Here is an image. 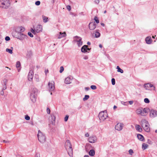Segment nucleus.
<instances>
[{
	"instance_id": "nucleus-1",
	"label": "nucleus",
	"mask_w": 157,
	"mask_h": 157,
	"mask_svg": "<svg viewBox=\"0 0 157 157\" xmlns=\"http://www.w3.org/2000/svg\"><path fill=\"white\" fill-rule=\"evenodd\" d=\"M140 124L144 130L147 132L150 131V125L148 121L146 119H144L141 121Z\"/></svg>"
},
{
	"instance_id": "nucleus-2",
	"label": "nucleus",
	"mask_w": 157,
	"mask_h": 157,
	"mask_svg": "<svg viewBox=\"0 0 157 157\" xmlns=\"http://www.w3.org/2000/svg\"><path fill=\"white\" fill-rule=\"evenodd\" d=\"M37 93L38 90L35 88L32 89L30 91V98L33 102H35L36 101Z\"/></svg>"
},
{
	"instance_id": "nucleus-3",
	"label": "nucleus",
	"mask_w": 157,
	"mask_h": 157,
	"mask_svg": "<svg viewBox=\"0 0 157 157\" xmlns=\"http://www.w3.org/2000/svg\"><path fill=\"white\" fill-rule=\"evenodd\" d=\"M148 110L149 109L147 108L144 109L141 108L137 110L136 113L138 115H140L143 116H146L148 113Z\"/></svg>"
},
{
	"instance_id": "nucleus-4",
	"label": "nucleus",
	"mask_w": 157,
	"mask_h": 157,
	"mask_svg": "<svg viewBox=\"0 0 157 157\" xmlns=\"http://www.w3.org/2000/svg\"><path fill=\"white\" fill-rule=\"evenodd\" d=\"M10 5L9 0H0V7L3 9H7Z\"/></svg>"
},
{
	"instance_id": "nucleus-5",
	"label": "nucleus",
	"mask_w": 157,
	"mask_h": 157,
	"mask_svg": "<svg viewBox=\"0 0 157 157\" xmlns=\"http://www.w3.org/2000/svg\"><path fill=\"white\" fill-rule=\"evenodd\" d=\"M38 140L40 143H43L45 141V136L40 130H39L37 134Z\"/></svg>"
},
{
	"instance_id": "nucleus-6",
	"label": "nucleus",
	"mask_w": 157,
	"mask_h": 157,
	"mask_svg": "<svg viewBox=\"0 0 157 157\" xmlns=\"http://www.w3.org/2000/svg\"><path fill=\"white\" fill-rule=\"evenodd\" d=\"M108 117V114L106 111L100 112L98 115L99 119L101 121H104Z\"/></svg>"
},
{
	"instance_id": "nucleus-7",
	"label": "nucleus",
	"mask_w": 157,
	"mask_h": 157,
	"mask_svg": "<svg viewBox=\"0 0 157 157\" xmlns=\"http://www.w3.org/2000/svg\"><path fill=\"white\" fill-rule=\"evenodd\" d=\"M74 41L77 42V44L79 46H81L82 44V39L80 37L76 36L74 37Z\"/></svg>"
},
{
	"instance_id": "nucleus-8",
	"label": "nucleus",
	"mask_w": 157,
	"mask_h": 157,
	"mask_svg": "<svg viewBox=\"0 0 157 157\" xmlns=\"http://www.w3.org/2000/svg\"><path fill=\"white\" fill-rule=\"evenodd\" d=\"M144 87L146 90H149L150 88H152V90H155V87L151 83L145 84L144 86Z\"/></svg>"
},
{
	"instance_id": "nucleus-9",
	"label": "nucleus",
	"mask_w": 157,
	"mask_h": 157,
	"mask_svg": "<svg viewBox=\"0 0 157 157\" xmlns=\"http://www.w3.org/2000/svg\"><path fill=\"white\" fill-rule=\"evenodd\" d=\"M54 82L52 81L51 82H49L48 83V89L50 91H52L55 89Z\"/></svg>"
},
{
	"instance_id": "nucleus-10",
	"label": "nucleus",
	"mask_w": 157,
	"mask_h": 157,
	"mask_svg": "<svg viewBox=\"0 0 157 157\" xmlns=\"http://www.w3.org/2000/svg\"><path fill=\"white\" fill-rule=\"evenodd\" d=\"M149 116L151 118H154L157 116V111L153 109L150 111Z\"/></svg>"
},
{
	"instance_id": "nucleus-11",
	"label": "nucleus",
	"mask_w": 157,
	"mask_h": 157,
	"mask_svg": "<svg viewBox=\"0 0 157 157\" xmlns=\"http://www.w3.org/2000/svg\"><path fill=\"white\" fill-rule=\"evenodd\" d=\"M124 127L123 124L121 123H118L115 126V128L117 131H121L122 129Z\"/></svg>"
},
{
	"instance_id": "nucleus-12",
	"label": "nucleus",
	"mask_w": 157,
	"mask_h": 157,
	"mask_svg": "<svg viewBox=\"0 0 157 157\" xmlns=\"http://www.w3.org/2000/svg\"><path fill=\"white\" fill-rule=\"evenodd\" d=\"M97 26V24L95 22H90L89 25V28L91 30H93L95 29Z\"/></svg>"
},
{
	"instance_id": "nucleus-13",
	"label": "nucleus",
	"mask_w": 157,
	"mask_h": 157,
	"mask_svg": "<svg viewBox=\"0 0 157 157\" xmlns=\"http://www.w3.org/2000/svg\"><path fill=\"white\" fill-rule=\"evenodd\" d=\"M34 28L35 31L36 33H39L42 32L43 29L42 26L40 25H37Z\"/></svg>"
},
{
	"instance_id": "nucleus-14",
	"label": "nucleus",
	"mask_w": 157,
	"mask_h": 157,
	"mask_svg": "<svg viewBox=\"0 0 157 157\" xmlns=\"http://www.w3.org/2000/svg\"><path fill=\"white\" fill-rule=\"evenodd\" d=\"M25 30V28L22 26L17 27L15 29V31L16 32L20 33L24 31Z\"/></svg>"
},
{
	"instance_id": "nucleus-15",
	"label": "nucleus",
	"mask_w": 157,
	"mask_h": 157,
	"mask_svg": "<svg viewBox=\"0 0 157 157\" xmlns=\"http://www.w3.org/2000/svg\"><path fill=\"white\" fill-rule=\"evenodd\" d=\"M97 141V138L95 136H90L88 139V141L90 143H95Z\"/></svg>"
},
{
	"instance_id": "nucleus-16",
	"label": "nucleus",
	"mask_w": 157,
	"mask_h": 157,
	"mask_svg": "<svg viewBox=\"0 0 157 157\" xmlns=\"http://www.w3.org/2000/svg\"><path fill=\"white\" fill-rule=\"evenodd\" d=\"M33 76V70H30L28 75V79L29 81H31L32 80Z\"/></svg>"
},
{
	"instance_id": "nucleus-17",
	"label": "nucleus",
	"mask_w": 157,
	"mask_h": 157,
	"mask_svg": "<svg viewBox=\"0 0 157 157\" xmlns=\"http://www.w3.org/2000/svg\"><path fill=\"white\" fill-rule=\"evenodd\" d=\"M33 56V53L32 51L30 50H28L27 51L26 54V57L27 58H30L31 57Z\"/></svg>"
},
{
	"instance_id": "nucleus-18",
	"label": "nucleus",
	"mask_w": 157,
	"mask_h": 157,
	"mask_svg": "<svg viewBox=\"0 0 157 157\" xmlns=\"http://www.w3.org/2000/svg\"><path fill=\"white\" fill-rule=\"evenodd\" d=\"M65 146L66 148H67L68 147L69 148L72 147L69 140H67L66 141L65 144Z\"/></svg>"
},
{
	"instance_id": "nucleus-19",
	"label": "nucleus",
	"mask_w": 157,
	"mask_h": 157,
	"mask_svg": "<svg viewBox=\"0 0 157 157\" xmlns=\"http://www.w3.org/2000/svg\"><path fill=\"white\" fill-rule=\"evenodd\" d=\"M136 130L139 132H141L142 131V129L140 126L138 124H136L135 125Z\"/></svg>"
},
{
	"instance_id": "nucleus-20",
	"label": "nucleus",
	"mask_w": 157,
	"mask_h": 157,
	"mask_svg": "<svg viewBox=\"0 0 157 157\" xmlns=\"http://www.w3.org/2000/svg\"><path fill=\"white\" fill-rule=\"evenodd\" d=\"M51 123L52 124H54L55 122L56 117L54 114L51 115Z\"/></svg>"
},
{
	"instance_id": "nucleus-21",
	"label": "nucleus",
	"mask_w": 157,
	"mask_h": 157,
	"mask_svg": "<svg viewBox=\"0 0 157 157\" xmlns=\"http://www.w3.org/2000/svg\"><path fill=\"white\" fill-rule=\"evenodd\" d=\"M66 36V34L65 32H64L63 33H62L61 32L59 33V35L58 36V38L60 39L63 37L65 36Z\"/></svg>"
},
{
	"instance_id": "nucleus-22",
	"label": "nucleus",
	"mask_w": 157,
	"mask_h": 157,
	"mask_svg": "<svg viewBox=\"0 0 157 157\" xmlns=\"http://www.w3.org/2000/svg\"><path fill=\"white\" fill-rule=\"evenodd\" d=\"M87 47H88V46L86 45H84L83 46L81 49V52L84 53L87 52Z\"/></svg>"
},
{
	"instance_id": "nucleus-23",
	"label": "nucleus",
	"mask_w": 157,
	"mask_h": 157,
	"mask_svg": "<svg viewBox=\"0 0 157 157\" xmlns=\"http://www.w3.org/2000/svg\"><path fill=\"white\" fill-rule=\"evenodd\" d=\"M71 78L70 77L66 78L65 80V83L66 84H69L71 83Z\"/></svg>"
},
{
	"instance_id": "nucleus-24",
	"label": "nucleus",
	"mask_w": 157,
	"mask_h": 157,
	"mask_svg": "<svg viewBox=\"0 0 157 157\" xmlns=\"http://www.w3.org/2000/svg\"><path fill=\"white\" fill-rule=\"evenodd\" d=\"M72 147L69 148L68 153L70 156L72 155Z\"/></svg>"
},
{
	"instance_id": "nucleus-25",
	"label": "nucleus",
	"mask_w": 157,
	"mask_h": 157,
	"mask_svg": "<svg viewBox=\"0 0 157 157\" xmlns=\"http://www.w3.org/2000/svg\"><path fill=\"white\" fill-rule=\"evenodd\" d=\"M145 40L147 44H149L151 43V37H147L146 38Z\"/></svg>"
},
{
	"instance_id": "nucleus-26",
	"label": "nucleus",
	"mask_w": 157,
	"mask_h": 157,
	"mask_svg": "<svg viewBox=\"0 0 157 157\" xmlns=\"http://www.w3.org/2000/svg\"><path fill=\"white\" fill-rule=\"evenodd\" d=\"M137 137L138 139L141 141H143L144 138L143 136L140 134H138L137 135Z\"/></svg>"
},
{
	"instance_id": "nucleus-27",
	"label": "nucleus",
	"mask_w": 157,
	"mask_h": 157,
	"mask_svg": "<svg viewBox=\"0 0 157 157\" xmlns=\"http://www.w3.org/2000/svg\"><path fill=\"white\" fill-rule=\"evenodd\" d=\"M100 34L98 31V30L96 31L95 33V36L96 38H98L100 36Z\"/></svg>"
},
{
	"instance_id": "nucleus-28",
	"label": "nucleus",
	"mask_w": 157,
	"mask_h": 157,
	"mask_svg": "<svg viewBox=\"0 0 157 157\" xmlns=\"http://www.w3.org/2000/svg\"><path fill=\"white\" fill-rule=\"evenodd\" d=\"M95 151L94 150H90L89 152V154L90 156H93L95 155Z\"/></svg>"
},
{
	"instance_id": "nucleus-29",
	"label": "nucleus",
	"mask_w": 157,
	"mask_h": 157,
	"mask_svg": "<svg viewBox=\"0 0 157 157\" xmlns=\"http://www.w3.org/2000/svg\"><path fill=\"white\" fill-rule=\"evenodd\" d=\"M21 66V63L19 61H18L17 62L16 64V67L17 68H18V71L19 72L20 71V69H18L19 67H20Z\"/></svg>"
},
{
	"instance_id": "nucleus-30",
	"label": "nucleus",
	"mask_w": 157,
	"mask_h": 157,
	"mask_svg": "<svg viewBox=\"0 0 157 157\" xmlns=\"http://www.w3.org/2000/svg\"><path fill=\"white\" fill-rule=\"evenodd\" d=\"M7 82V80L6 79H4L3 80V82H4V86L3 90H5L6 89V84Z\"/></svg>"
},
{
	"instance_id": "nucleus-31",
	"label": "nucleus",
	"mask_w": 157,
	"mask_h": 157,
	"mask_svg": "<svg viewBox=\"0 0 157 157\" xmlns=\"http://www.w3.org/2000/svg\"><path fill=\"white\" fill-rule=\"evenodd\" d=\"M148 146V145L147 144H146L145 143H144L142 144V149L144 150L147 148V147Z\"/></svg>"
},
{
	"instance_id": "nucleus-32",
	"label": "nucleus",
	"mask_w": 157,
	"mask_h": 157,
	"mask_svg": "<svg viewBox=\"0 0 157 157\" xmlns=\"http://www.w3.org/2000/svg\"><path fill=\"white\" fill-rule=\"evenodd\" d=\"M42 18L44 22L46 23L48 21V17L44 16H42Z\"/></svg>"
},
{
	"instance_id": "nucleus-33",
	"label": "nucleus",
	"mask_w": 157,
	"mask_h": 157,
	"mask_svg": "<svg viewBox=\"0 0 157 157\" xmlns=\"http://www.w3.org/2000/svg\"><path fill=\"white\" fill-rule=\"evenodd\" d=\"M90 97L88 95H85L84 97L83 98V100L84 101H85L88 99Z\"/></svg>"
},
{
	"instance_id": "nucleus-34",
	"label": "nucleus",
	"mask_w": 157,
	"mask_h": 157,
	"mask_svg": "<svg viewBox=\"0 0 157 157\" xmlns=\"http://www.w3.org/2000/svg\"><path fill=\"white\" fill-rule=\"evenodd\" d=\"M6 52H9L10 53L12 54L13 53L12 50L9 48H6Z\"/></svg>"
},
{
	"instance_id": "nucleus-35",
	"label": "nucleus",
	"mask_w": 157,
	"mask_h": 157,
	"mask_svg": "<svg viewBox=\"0 0 157 157\" xmlns=\"http://www.w3.org/2000/svg\"><path fill=\"white\" fill-rule=\"evenodd\" d=\"M31 32H32L34 34H36V32L35 31V28L34 27L33 29L32 28L31 30Z\"/></svg>"
},
{
	"instance_id": "nucleus-36",
	"label": "nucleus",
	"mask_w": 157,
	"mask_h": 157,
	"mask_svg": "<svg viewBox=\"0 0 157 157\" xmlns=\"http://www.w3.org/2000/svg\"><path fill=\"white\" fill-rule=\"evenodd\" d=\"M144 101L146 103H148L150 102L149 100L147 98H145L144 99Z\"/></svg>"
},
{
	"instance_id": "nucleus-37",
	"label": "nucleus",
	"mask_w": 157,
	"mask_h": 157,
	"mask_svg": "<svg viewBox=\"0 0 157 157\" xmlns=\"http://www.w3.org/2000/svg\"><path fill=\"white\" fill-rule=\"evenodd\" d=\"M94 20L97 23H99V21L98 19V18L96 17H95L94 18Z\"/></svg>"
},
{
	"instance_id": "nucleus-38",
	"label": "nucleus",
	"mask_w": 157,
	"mask_h": 157,
	"mask_svg": "<svg viewBox=\"0 0 157 157\" xmlns=\"http://www.w3.org/2000/svg\"><path fill=\"white\" fill-rule=\"evenodd\" d=\"M111 82L112 84L113 85H114L115 84V79L114 78H112L111 79Z\"/></svg>"
},
{
	"instance_id": "nucleus-39",
	"label": "nucleus",
	"mask_w": 157,
	"mask_h": 157,
	"mask_svg": "<svg viewBox=\"0 0 157 157\" xmlns=\"http://www.w3.org/2000/svg\"><path fill=\"white\" fill-rule=\"evenodd\" d=\"M25 119L27 120H29L30 119V117L28 115H26L25 116Z\"/></svg>"
},
{
	"instance_id": "nucleus-40",
	"label": "nucleus",
	"mask_w": 157,
	"mask_h": 157,
	"mask_svg": "<svg viewBox=\"0 0 157 157\" xmlns=\"http://www.w3.org/2000/svg\"><path fill=\"white\" fill-rule=\"evenodd\" d=\"M90 88L93 90H95L97 88L96 86L95 85H91L90 86Z\"/></svg>"
},
{
	"instance_id": "nucleus-41",
	"label": "nucleus",
	"mask_w": 157,
	"mask_h": 157,
	"mask_svg": "<svg viewBox=\"0 0 157 157\" xmlns=\"http://www.w3.org/2000/svg\"><path fill=\"white\" fill-rule=\"evenodd\" d=\"M64 70V68L63 66H61L60 67V70L59 71V72L60 73H62Z\"/></svg>"
},
{
	"instance_id": "nucleus-42",
	"label": "nucleus",
	"mask_w": 157,
	"mask_h": 157,
	"mask_svg": "<svg viewBox=\"0 0 157 157\" xmlns=\"http://www.w3.org/2000/svg\"><path fill=\"white\" fill-rule=\"evenodd\" d=\"M40 1H38L35 2V4L36 6H39L40 4Z\"/></svg>"
},
{
	"instance_id": "nucleus-43",
	"label": "nucleus",
	"mask_w": 157,
	"mask_h": 157,
	"mask_svg": "<svg viewBox=\"0 0 157 157\" xmlns=\"http://www.w3.org/2000/svg\"><path fill=\"white\" fill-rule=\"evenodd\" d=\"M117 71L118 72H120L121 73H122L123 72V71L120 68L118 69V70H117Z\"/></svg>"
},
{
	"instance_id": "nucleus-44",
	"label": "nucleus",
	"mask_w": 157,
	"mask_h": 157,
	"mask_svg": "<svg viewBox=\"0 0 157 157\" xmlns=\"http://www.w3.org/2000/svg\"><path fill=\"white\" fill-rule=\"evenodd\" d=\"M69 117V116L68 115H66L64 118V121H67Z\"/></svg>"
},
{
	"instance_id": "nucleus-45",
	"label": "nucleus",
	"mask_w": 157,
	"mask_h": 157,
	"mask_svg": "<svg viewBox=\"0 0 157 157\" xmlns=\"http://www.w3.org/2000/svg\"><path fill=\"white\" fill-rule=\"evenodd\" d=\"M28 35L31 37H33V35L30 32L28 33Z\"/></svg>"
},
{
	"instance_id": "nucleus-46",
	"label": "nucleus",
	"mask_w": 157,
	"mask_h": 157,
	"mask_svg": "<svg viewBox=\"0 0 157 157\" xmlns=\"http://www.w3.org/2000/svg\"><path fill=\"white\" fill-rule=\"evenodd\" d=\"M5 39L6 41H9V40H10V38L9 36H7L5 37Z\"/></svg>"
},
{
	"instance_id": "nucleus-47",
	"label": "nucleus",
	"mask_w": 157,
	"mask_h": 157,
	"mask_svg": "<svg viewBox=\"0 0 157 157\" xmlns=\"http://www.w3.org/2000/svg\"><path fill=\"white\" fill-rule=\"evenodd\" d=\"M129 152L130 155H132V154L133 153V151L132 150L130 149L129 151Z\"/></svg>"
},
{
	"instance_id": "nucleus-48",
	"label": "nucleus",
	"mask_w": 157,
	"mask_h": 157,
	"mask_svg": "<svg viewBox=\"0 0 157 157\" xmlns=\"http://www.w3.org/2000/svg\"><path fill=\"white\" fill-rule=\"evenodd\" d=\"M67 9L69 10L70 11L71 10V7L70 6H68L67 7Z\"/></svg>"
},
{
	"instance_id": "nucleus-49",
	"label": "nucleus",
	"mask_w": 157,
	"mask_h": 157,
	"mask_svg": "<svg viewBox=\"0 0 157 157\" xmlns=\"http://www.w3.org/2000/svg\"><path fill=\"white\" fill-rule=\"evenodd\" d=\"M47 111L48 114H50V110L48 108L47 109Z\"/></svg>"
},
{
	"instance_id": "nucleus-50",
	"label": "nucleus",
	"mask_w": 157,
	"mask_h": 157,
	"mask_svg": "<svg viewBox=\"0 0 157 157\" xmlns=\"http://www.w3.org/2000/svg\"><path fill=\"white\" fill-rule=\"evenodd\" d=\"M128 102L130 105H132L133 103V101H129Z\"/></svg>"
},
{
	"instance_id": "nucleus-51",
	"label": "nucleus",
	"mask_w": 157,
	"mask_h": 157,
	"mask_svg": "<svg viewBox=\"0 0 157 157\" xmlns=\"http://www.w3.org/2000/svg\"><path fill=\"white\" fill-rule=\"evenodd\" d=\"M95 2L97 4H98L99 2V0H95Z\"/></svg>"
},
{
	"instance_id": "nucleus-52",
	"label": "nucleus",
	"mask_w": 157,
	"mask_h": 157,
	"mask_svg": "<svg viewBox=\"0 0 157 157\" xmlns=\"http://www.w3.org/2000/svg\"><path fill=\"white\" fill-rule=\"evenodd\" d=\"M83 59H88V56H85L84 57Z\"/></svg>"
},
{
	"instance_id": "nucleus-53",
	"label": "nucleus",
	"mask_w": 157,
	"mask_h": 157,
	"mask_svg": "<svg viewBox=\"0 0 157 157\" xmlns=\"http://www.w3.org/2000/svg\"><path fill=\"white\" fill-rule=\"evenodd\" d=\"M21 35L23 36V37L24 38H26L27 36L25 35H24L23 34H21Z\"/></svg>"
},
{
	"instance_id": "nucleus-54",
	"label": "nucleus",
	"mask_w": 157,
	"mask_h": 157,
	"mask_svg": "<svg viewBox=\"0 0 157 157\" xmlns=\"http://www.w3.org/2000/svg\"><path fill=\"white\" fill-rule=\"evenodd\" d=\"M89 136V134L88 133H87L85 134V136L86 137H88Z\"/></svg>"
},
{
	"instance_id": "nucleus-55",
	"label": "nucleus",
	"mask_w": 157,
	"mask_h": 157,
	"mask_svg": "<svg viewBox=\"0 0 157 157\" xmlns=\"http://www.w3.org/2000/svg\"><path fill=\"white\" fill-rule=\"evenodd\" d=\"M90 89V88L88 87H86L85 88V89L86 91Z\"/></svg>"
},
{
	"instance_id": "nucleus-56",
	"label": "nucleus",
	"mask_w": 157,
	"mask_h": 157,
	"mask_svg": "<svg viewBox=\"0 0 157 157\" xmlns=\"http://www.w3.org/2000/svg\"><path fill=\"white\" fill-rule=\"evenodd\" d=\"M45 73L46 74L48 72V70H45Z\"/></svg>"
},
{
	"instance_id": "nucleus-57",
	"label": "nucleus",
	"mask_w": 157,
	"mask_h": 157,
	"mask_svg": "<svg viewBox=\"0 0 157 157\" xmlns=\"http://www.w3.org/2000/svg\"><path fill=\"white\" fill-rule=\"evenodd\" d=\"M3 143H7V142H8L7 141H6V140H4L3 141Z\"/></svg>"
},
{
	"instance_id": "nucleus-58",
	"label": "nucleus",
	"mask_w": 157,
	"mask_h": 157,
	"mask_svg": "<svg viewBox=\"0 0 157 157\" xmlns=\"http://www.w3.org/2000/svg\"><path fill=\"white\" fill-rule=\"evenodd\" d=\"M102 45H101V44H100L99 45V47L100 48H102Z\"/></svg>"
},
{
	"instance_id": "nucleus-59",
	"label": "nucleus",
	"mask_w": 157,
	"mask_h": 157,
	"mask_svg": "<svg viewBox=\"0 0 157 157\" xmlns=\"http://www.w3.org/2000/svg\"><path fill=\"white\" fill-rule=\"evenodd\" d=\"M87 44L90 45V42H88L87 43Z\"/></svg>"
},
{
	"instance_id": "nucleus-60",
	"label": "nucleus",
	"mask_w": 157,
	"mask_h": 157,
	"mask_svg": "<svg viewBox=\"0 0 157 157\" xmlns=\"http://www.w3.org/2000/svg\"><path fill=\"white\" fill-rule=\"evenodd\" d=\"M90 49H91L90 48H88V47H87V49H86L87 51V50L90 51Z\"/></svg>"
},
{
	"instance_id": "nucleus-61",
	"label": "nucleus",
	"mask_w": 157,
	"mask_h": 157,
	"mask_svg": "<svg viewBox=\"0 0 157 157\" xmlns=\"http://www.w3.org/2000/svg\"><path fill=\"white\" fill-rule=\"evenodd\" d=\"M117 108V107L116 106H115V105H114V107H113V109H116Z\"/></svg>"
},
{
	"instance_id": "nucleus-62",
	"label": "nucleus",
	"mask_w": 157,
	"mask_h": 157,
	"mask_svg": "<svg viewBox=\"0 0 157 157\" xmlns=\"http://www.w3.org/2000/svg\"><path fill=\"white\" fill-rule=\"evenodd\" d=\"M101 25H102V26H104V25H105L104 24V23H101Z\"/></svg>"
},
{
	"instance_id": "nucleus-63",
	"label": "nucleus",
	"mask_w": 157,
	"mask_h": 157,
	"mask_svg": "<svg viewBox=\"0 0 157 157\" xmlns=\"http://www.w3.org/2000/svg\"><path fill=\"white\" fill-rule=\"evenodd\" d=\"M117 70H118V69L120 68L119 67V66H117Z\"/></svg>"
},
{
	"instance_id": "nucleus-64",
	"label": "nucleus",
	"mask_w": 157,
	"mask_h": 157,
	"mask_svg": "<svg viewBox=\"0 0 157 157\" xmlns=\"http://www.w3.org/2000/svg\"><path fill=\"white\" fill-rule=\"evenodd\" d=\"M89 156L88 155H85L84 156V157H89Z\"/></svg>"
}]
</instances>
